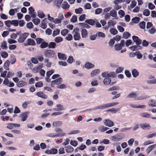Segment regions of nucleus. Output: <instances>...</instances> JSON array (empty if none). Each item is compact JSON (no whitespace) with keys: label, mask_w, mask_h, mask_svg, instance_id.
<instances>
[{"label":"nucleus","mask_w":156,"mask_h":156,"mask_svg":"<svg viewBox=\"0 0 156 156\" xmlns=\"http://www.w3.org/2000/svg\"><path fill=\"white\" fill-rule=\"evenodd\" d=\"M60 32V30L59 29H56V30H54L52 34V36L55 37L56 36L59 34Z\"/></svg>","instance_id":"obj_38"},{"label":"nucleus","mask_w":156,"mask_h":156,"mask_svg":"<svg viewBox=\"0 0 156 156\" xmlns=\"http://www.w3.org/2000/svg\"><path fill=\"white\" fill-rule=\"evenodd\" d=\"M83 11L82 8L80 7L78 9H75V12L76 14H80L82 13Z\"/></svg>","instance_id":"obj_49"},{"label":"nucleus","mask_w":156,"mask_h":156,"mask_svg":"<svg viewBox=\"0 0 156 156\" xmlns=\"http://www.w3.org/2000/svg\"><path fill=\"white\" fill-rule=\"evenodd\" d=\"M150 11L147 9H145L143 12V14L147 16H149L150 14Z\"/></svg>","instance_id":"obj_34"},{"label":"nucleus","mask_w":156,"mask_h":156,"mask_svg":"<svg viewBox=\"0 0 156 156\" xmlns=\"http://www.w3.org/2000/svg\"><path fill=\"white\" fill-rule=\"evenodd\" d=\"M108 107H109L108 104H104L102 105L98 106L97 107V108L98 109H102Z\"/></svg>","instance_id":"obj_45"},{"label":"nucleus","mask_w":156,"mask_h":156,"mask_svg":"<svg viewBox=\"0 0 156 156\" xmlns=\"http://www.w3.org/2000/svg\"><path fill=\"white\" fill-rule=\"evenodd\" d=\"M145 24H146L145 22L144 21H143L142 22H141L140 23H139L140 27L141 29H144L145 28Z\"/></svg>","instance_id":"obj_44"},{"label":"nucleus","mask_w":156,"mask_h":156,"mask_svg":"<svg viewBox=\"0 0 156 156\" xmlns=\"http://www.w3.org/2000/svg\"><path fill=\"white\" fill-rule=\"evenodd\" d=\"M11 24L15 26H17L18 25V20H12L11 21Z\"/></svg>","instance_id":"obj_61"},{"label":"nucleus","mask_w":156,"mask_h":156,"mask_svg":"<svg viewBox=\"0 0 156 156\" xmlns=\"http://www.w3.org/2000/svg\"><path fill=\"white\" fill-rule=\"evenodd\" d=\"M27 84V83L24 81L21 80L19 82L17 83V86L19 87H21L24 86L25 85H26Z\"/></svg>","instance_id":"obj_20"},{"label":"nucleus","mask_w":156,"mask_h":156,"mask_svg":"<svg viewBox=\"0 0 156 156\" xmlns=\"http://www.w3.org/2000/svg\"><path fill=\"white\" fill-rule=\"evenodd\" d=\"M110 32L114 35H116L118 32L117 30L115 29L112 28L110 29Z\"/></svg>","instance_id":"obj_40"},{"label":"nucleus","mask_w":156,"mask_h":156,"mask_svg":"<svg viewBox=\"0 0 156 156\" xmlns=\"http://www.w3.org/2000/svg\"><path fill=\"white\" fill-rule=\"evenodd\" d=\"M55 53L52 50L50 49L45 50L44 52L45 56L48 58H51L54 57Z\"/></svg>","instance_id":"obj_2"},{"label":"nucleus","mask_w":156,"mask_h":156,"mask_svg":"<svg viewBox=\"0 0 156 156\" xmlns=\"http://www.w3.org/2000/svg\"><path fill=\"white\" fill-rule=\"evenodd\" d=\"M62 7L65 9H68L69 7V5L67 2H64L62 4Z\"/></svg>","instance_id":"obj_24"},{"label":"nucleus","mask_w":156,"mask_h":156,"mask_svg":"<svg viewBox=\"0 0 156 156\" xmlns=\"http://www.w3.org/2000/svg\"><path fill=\"white\" fill-rule=\"evenodd\" d=\"M52 30L50 28H47L45 30V32L46 34L48 35H50L52 34Z\"/></svg>","instance_id":"obj_64"},{"label":"nucleus","mask_w":156,"mask_h":156,"mask_svg":"<svg viewBox=\"0 0 156 156\" xmlns=\"http://www.w3.org/2000/svg\"><path fill=\"white\" fill-rule=\"evenodd\" d=\"M43 83L41 81L37 82L35 84V86L36 87H43Z\"/></svg>","instance_id":"obj_43"},{"label":"nucleus","mask_w":156,"mask_h":156,"mask_svg":"<svg viewBox=\"0 0 156 156\" xmlns=\"http://www.w3.org/2000/svg\"><path fill=\"white\" fill-rule=\"evenodd\" d=\"M79 30V29L78 28H74L73 30V33H75L73 35V38L75 41L79 40L81 38L80 34L78 32Z\"/></svg>","instance_id":"obj_3"},{"label":"nucleus","mask_w":156,"mask_h":156,"mask_svg":"<svg viewBox=\"0 0 156 156\" xmlns=\"http://www.w3.org/2000/svg\"><path fill=\"white\" fill-rule=\"evenodd\" d=\"M27 44L30 45H36L34 41L31 38H29L27 40Z\"/></svg>","instance_id":"obj_19"},{"label":"nucleus","mask_w":156,"mask_h":156,"mask_svg":"<svg viewBox=\"0 0 156 156\" xmlns=\"http://www.w3.org/2000/svg\"><path fill=\"white\" fill-rule=\"evenodd\" d=\"M10 62L9 60H7L4 63V68L7 70H9V66Z\"/></svg>","instance_id":"obj_25"},{"label":"nucleus","mask_w":156,"mask_h":156,"mask_svg":"<svg viewBox=\"0 0 156 156\" xmlns=\"http://www.w3.org/2000/svg\"><path fill=\"white\" fill-rule=\"evenodd\" d=\"M65 148L66 151L68 153L71 152L73 150V147L70 145H68L66 147H65Z\"/></svg>","instance_id":"obj_16"},{"label":"nucleus","mask_w":156,"mask_h":156,"mask_svg":"<svg viewBox=\"0 0 156 156\" xmlns=\"http://www.w3.org/2000/svg\"><path fill=\"white\" fill-rule=\"evenodd\" d=\"M1 47L3 49H6L8 48L7 46V43L6 41H4L2 42V44L1 45Z\"/></svg>","instance_id":"obj_36"},{"label":"nucleus","mask_w":156,"mask_h":156,"mask_svg":"<svg viewBox=\"0 0 156 156\" xmlns=\"http://www.w3.org/2000/svg\"><path fill=\"white\" fill-rule=\"evenodd\" d=\"M79 24L83 27L86 28H89L90 27V26L89 25L84 23H80Z\"/></svg>","instance_id":"obj_57"},{"label":"nucleus","mask_w":156,"mask_h":156,"mask_svg":"<svg viewBox=\"0 0 156 156\" xmlns=\"http://www.w3.org/2000/svg\"><path fill=\"white\" fill-rule=\"evenodd\" d=\"M77 20V17L76 15H73L72 16L71 19L70 20L71 22L75 23Z\"/></svg>","instance_id":"obj_55"},{"label":"nucleus","mask_w":156,"mask_h":156,"mask_svg":"<svg viewBox=\"0 0 156 156\" xmlns=\"http://www.w3.org/2000/svg\"><path fill=\"white\" fill-rule=\"evenodd\" d=\"M56 46V44L54 42H51L48 44V47L49 48H54Z\"/></svg>","instance_id":"obj_32"},{"label":"nucleus","mask_w":156,"mask_h":156,"mask_svg":"<svg viewBox=\"0 0 156 156\" xmlns=\"http://www.w3.org/2000/svg\"><path fill=\"white\" fill-rule=\"evenodd\" d=\"M140 19L139 17H136L133 18L132 20V21L134 23H138L140 21Z\"/></svg>","instance_id":"obj_47"},{"label":"nucleus","mask_w":156,"mask_h":156,"mask_svg":"<svg viewBox=\"0 0 156 156\" xmlns=\"http://www.w3.org/2000/svg\"><path fill=\"white\" fill-rule=\"evenodd\" d=\"M132 38L133 41L136 45H139L141 44V40L137 36H132Z\"/></svg>","instance_id":"obj_7"},{"label":"nucleus","mask_w":156,"mask_h":156,"mask_svg":"<svg viewBox=\"0 0 156 156\" xmlns=\"http://www.w3.org/2000/svg\"><path fill=\"white\" fill-rule=\"evenodd\" d=\"M29 14L31 15V17L35 18L36 16L35 10L32 6L30 7L28 9Z\"/></svg>","instance_id":"obj_6"},{"label":"nucleus","mask_w":156,"mask_h":156,"mask_svg":"<svg viewBox=\"0 0 156 156\" xmlns=\"http://www.w3.org/2000/svg\"><path fill=\"white\" fill-rule=\"evenodd\" d=\"M57 108H55L53 109V110L55 111H59L64 110L65 109L63 106L61 105V104H57L56 105Z\"/></svg>","instance_id":"obj_14"},{"label":"nucleus","mask_w":156,"mask_h":156,"mask_svg":"<svg viewBox=\"0 0 156 156\" xmlns=\"http://www.w3.org/2000/svg\"><path fill=\"white\" fill-rule=\"evenodd\" d=\"M48 46V43L43 41L40 45V47L41 48H47Z\"/></svg>","instance_id":"obj_28"},{"label":"nucleus","mask_w":156,"mask_h":156,"mask_svg":"<svg viewBox=\"0 0 156 156\" xmlns=\"http://www.w3.org/2000/svg\"><path fill=\"white\" fill-rule=\"evenodd\" d=\"M118 14L119 15H121L120 17V18L123 17L125 15V12L122 10H119L118 12Z\"/></svg>","instance_id":"obj_51"},{"label":"nucleus","mask_w":156,"mask_h":156,"mask_svg":"<svg viewBox=\"0 0 156 156\" xmlns=\"http://www.w3.org/2000/svg\"><path fill=\"white\" fill-rule=\"evenodd\" d=\"M116 136L118 141L122 140L124 137V134L122 133L118 134L116 135Z\"/></svg>","instance_id":"obj_37"},{"label":"nucleus","mask_w":156,"mask_h":156,"mask_svg":"<svg viewBox=\"0 0 156 156\" xmlns=\"http://www.w3.org/2000/svg\"><path fill=\"white\" fill-rule=\"evenodd\" d=\"M120 89V87L118 86H114L111 87L108 89V91H111L114 90H119Z\"/></svg>","instance_id":"obj_41"},{"label":"nucleus","mask_w":156,"mask_h":156,"mask_svg":"<svg viewBox=\"0 0 156 156\" xmlns=\"http://www.w3.org/2000/svg\"><path fill=\"white\" fill-rule=\"evenodd\" d=\"M63 40V38L61 37H57L55 38V41L57 43H60Z\"/></svg>","instance_id":"obj_31"},{"label":"nucleus","mask_w":156,"mask_h":156,"mask_svg":"<svg viewBox=\"0 0 156 156\" xmlns=\"http://www.w3.org/2000/svg\"><path fill=\"white\" fill-rule=\"evenodd\" d=\"M103 122L105 125L108 127H112L114 125L113 122L109 119H105Z\"/></svg>","instance_id":"obj_8"},{"label":"nucleus","mask_w":156,"mask_h":156,"mask_svg":"<svg viewBox=\"0 0 156 156\" xmlns=\"http://www.w3.org/2000/svg\"><path fill=\"white\" fill-rule=\"evenodd\" d=\"M138 94L136 92H132L127 96L128 98H133L135 100H142L145 99L147 98V96L144 97L142 96L137 97Z\"/></svg>","instance_id":"obj_1"},{"label":"nucleus","mask_w":156,"mask_h":156,"mask_svg":"<svg viewBox=\"0 0 156 156\" xmlns=\"http://www.w3.org/2000/svg\"><path fill=\"white\" fill-rule=\"evenodd\" d=\"M123 70V68L122 67H119L116 70V72L117 73H121Z\"/></svg>","instance_id":"obj_62"},{"label":"nucleus","mask_w":156,"mask_h":156,"mask_svg":"<svg viewBox=\"0 0 156 156\" xmlns=\"http://www.w3.org/2000/svg\"><path fill=\"white\" fill-rule=\"evenodd\" d=\"M114 47L115 50L116 51L119 50L122 48V47L120 45V44H115V45Z\"/></svg>","instance_id":"obj_53"},{"label":"nucleus","mask_w":156,"mask_h":156,"mask_svg":"<svg viewBox=\"0 0 156 156\" xmlns=\"http://www.w3.org/2000/svg\"><path fill=\"white\" fill-rule=\"evenodd\" d=\"M63 0H55V3L56 6L58 8L60 7L61 4L63 2Z\"/></svg>","instance_id":"obj_27"},{"label":"nucleus","mask_w":156,"mask_h":156,"mask_svg":"<svg viewBox=\"0 0 156 156\" xmlns=\"http://www.w3.org/2000/svg\"><path fill=\"white\" fill-rule=\"evenodd\" d=\"M155 146V145L154 144L151 145L147 149V151L148 153L150 152L152 150L154 149Z\"/></svg>","instance_id":"obj_42"},{"label":"nucleus","mask_w":156,"mask_h":156,"mask_svg":"<svg viewBox=\"0 0 156 156\" xmlns=\"http://www.w3.org/2000/svg\"><path fill=\"white\" fill-rule=\"evenodd\" d=\"M66 39L68 41H71L73 39V36L71 34H68L66 37Z\"/></svg>","instance_id":"obj_59"},{"label":"nucleus","mask_w":156,"mask_h":156,"mask_svg":"<svg viewBox=\"0 0 156 156\" xmlns=\"http://www.w3.org/2000/svg\"><path fill=\"white\" fill-rule=\"evenodd\" d=\"M132 74L133 77H136L139 75V73L136 69H134L132 71Z\"/></svg>","instance_id":"obj_23"},{"label":"nucleus","mask_w":156,"mask_h":156,"mask_svg":"<svg viewBox=\"0 0 156 156\" xmlns=\"http://www.w3.org/2000/svg\"><path fill=\"white\" fill-rule=\"evenodd\" d=\"M141 116L145 118H149L150 117V115L149 114L146 113H142L141 114Z\"/></svg>","instance_id":"obj_54"},{"label":"nucleus","mask_w":156,"mask_h":156,"mask_svg":"<svg viewBox=\"0 0 156 156\" xmlns=\"http://www.w3.org/2000/svg\"><path fill=\"white\" fill-rule=\"evenodd\" d=\"M62 82V78L60 77L54 80L51 82V83L52 84L59 85Z\"/></svg>","instance_id":"obj_9"},{"label":"nucleus","mask_w":156,"mask_h":156,"mask_svg":"<svg viewBox=\"0 0 156 156\" xmlns=\"http://www.w3.org/2000/svg\"><path fill=\"white\" fill-rule=\"evenodd\" d=\"M81 36L83 38H86L88 36V32L86 29H83L81 30Z\"/></svg>","instance_id":"obj_13"},{"label":"nucleus","mask_w":156,"mask_h":156,"mask_svg":"<svg viewBox=\"0 0 156 156\" xmlns=\"http://www.w3.org/2000/svg\"><path fill=\"white\" fill-rule=\"evenodd\" d=\"M1 55L2 57L3 58H6L8 56V53L5 51H3L1 53Z\"/></svg>","instance_id":"obj_48"},{"label":"nucleus","mask_w":156,"mask_h":156,"mask_svg":"<svg viewBox=\"0 0 156 156\" xmlns=\"http://www.w3.org/2000/svg\"><path fill=\"white\" fill-rule=\"evenodd\" d=\"M36 95L38 97L44 99H46L48 98L47 95L44 94L43 92L41 91L37 92Z\"/></svg>","instance_id":"obj_10"},{"label":"nucleus","mask_w":156,"mask_h":156,"mask_svg":"<svg viewBox=\"0 0 156 156\" xmlns=\"http://www.w3.org/2000/svg\"><path fill=\"white\" fill-rule=\"evenodd\" d=\"M74 60L73 57L72 56H69L67 60V62L69 63H72Z\"/></svg>","instance_id":"obj_63"},{"label":"nucleus","mask_w":156,"mask_h":156,"mask_svg":"<svg viewBox=\"0 0 156 156\" xmlns=\"http://www.w3.org/2000/svg\"><path fill=\"white\" fill-rule=\"evenodd\" d=\"M110 16L113 17H115L117 16V12L115 10H112L110 11L109 12Z\"/></svg>","instance_id":"obj_26"},{"label":"nucleus","mask_w":156,"mask_h":156,"mask_svg":"<svg viewBox=\"0 0 156 156\" xmlns=\"http://www.w3.org/2000/svg\"><path fill=\"white\" fill-rule=\"evenodd\" d=\"M129 48L132 51H135L141 49L142 47L139 45H136L131 46Z\"/></svg>","instance_id":"obj_11"},{"label":"nucleus","mask_w":156,"mask_h":156,"mask_svg":"<svg viewBox=\"0 0 156 156\" xmlns=\"http://www.w3.org/2000/svg\"><path fill=\"white\" fill-rule=\"evenodd\" d=\"M85 22L92 26L94 25L95 23V21L91 19L86 20Z\"/></svg>","instance_id":"obj_18"},{"label":"nucleus","mask_w":156,"mask_h":156,"mask_svg":"<svg viewBox=\"0 0 156 156\" xmlns=\"http://www.w3.org/2000/svg\"><path fill=\"white\" fill-rule=\"evenodd\" d=\"M62 122L61 121H58L53 122L54 126H59L62 125Z\"/></svg>","instance_id":"obj_46"},{"label":"nucleus","mask_w":156,"mask_h":156,"mask_svg":"<svg viewBox=\"0 0 156 156\" xmlns=\"http://www.w3.org/2000/svg\"><path fill=\"white\" fill-rule=\"evenodd\" d=\"M69 30L68 29H64L62 30L61 32V33L62 35L65 36L68 33Z\"/></svg>","instance_id":"obj_39"},{"label":"nucleus","mask_w":156,"mask_h":156,"mask_svg":"<svg viewBox=\"0 0 156 156\" xmlns=\"http://www.w3.org/2000/svg\"><path fill=\"white\" fill-rule=\"evenodd\" d=\"M108 129L107 127H105L104 126H100L98 128V130L101 132H103Z\"/></svg>","instance_id":"obj_29"},{"label":"nucleus","mask_w":156,"mask_h":156,"mask_svg":"<svg viewBox=\"0 0 156 156\" xmlns=\"http://www.w3.org/2000/svg\"><path fill=\"white\" fill-rule=\"evenodd\" d=\"M86 15L85 14L81 15L79 17V19L80 21H83L85 19Z\"/></svg>","instance_id":"obj_60"},{"label":"nucleus","mask_w":156,"mask_h":156,"mask_svg":"<svg viewBox=\"0 0 156 156\" xmlns=\"http://www.w3.org/2000/svg\"><path fill=\"white\" fill-rule=\"evenodd\" d=\"M51 154H55L57 153L58 150L57 149L54 148H52L50 149Z\"/></svg>","instance_id":"obj_58"},{"label":"nucleus","mask_w":156,"mask_h":156,"mask_svg":"<svg viewBox=\"0 0 156 156\" xmlns=\"http://www.w3.org/2000/svg\"><path fill=\"white\" fill-rule=\"evenodd\" d=\"M37 16L41 18H43L45 16V15L43 13V12H38Z\"/></svg>","instance_id":"obj_56"},{"label":"nucleus","mask_w":156,"mask_h":156,"mask_svg":"<svg viewBox=\"0 0 156 156\" xmlns=\"http://www.w3.org/2000/svg\"><path fill=\"white\" fill-rule=\"evenodd\" d=\"M29 114V112H26L21 114L19 117L21 118V121L22 122L25 121L27 119L28 117L27 115Z\"/></svg>","instance_id":"obj_5"},{"label":"nucleus","mask_w":156,"mask_h":156,"mask_svg":"<svg viewBox=\"0 0 156 156\" xmlns=\"http://www.w3.org/2000/svg\"><path fill=\"white\" fill-rule=\"evenodd\" d=\"M131 35L130 33H129L128 32H126L123 33V38L125 39H128L129 37Z\"/></svg>","instance_id":"obj_30"},{"label":"nucleus","mask_w":156,"mask_h":156,"mask_svg":"<svg viewBox=\"0 0 156 156\" xmlns=\"http://www.w3.org/2000/svg\"><path fill=\"white\" fill-rule=\"evenodd\" d=\"M36 41L37 44H38L41 43L44 41V40L41 38H37L36 39Z\"/></svg>","instance_id":"obj_50"},{"label":"nucleus","mask_w":156,"mask_h":156,"mask_svg":"<svg viewBox=\"0 0 156 156\" xmlns=\"http://www.w3.org/2000/svg\"><path fill=\"white\" fill-rule=\"evenodd\" d=\"M111 82V79L109 77L105 78L103 80L104 84L106 85H109Z\"/></svg>","instance_id":"obj_15"},{"label":"nucleus","mask_w":156,"mask_h":156,"mask_svg":"<svg viewBox=\"0 0 156 156\" xmlns=\"http://www.w3.org/2000/svg\"><path fill=\"white\" fill-rule=\"evenodd\" d=\"M149 105L152 107H156V100H150L149 102Z\"/></svg>","instance_id":"obj_17"},{"label":"nucleus","mask_w":156,"mask_h":156,"mask_svg":"<svg viewBox=\"0 0 156 156\" xmlns=\"http://www.w3.org/2000/svg\"><path fill=\"white\" fill-rule=\"evenodd\" d=\"M29 35V33H25L20 35V37L18 40V41L19 43L23 42L26 39Z\"/></svg>","instance_id":"obj_4"},{"label":"nucleus","mask_w":156,"mask_h":156,"mask_svg":"<svg viewBox=\"0 0 156 156\" xmlns=\"http://www.w3.org/2000/svg\"><path fill=\"white\" fill-rule=\"evenodd\" d=\"M58 58L62 60H66L67 59L66 55L64 54L58 53Z\"/></svg>","instance_id":"obj_12"},{"label":"nucleus","mask_w":156,"mask_h":156,"mask_svg":"<svg viewBox=\"0 0 156 156\" xmlns=\"http://www.w3.org/2000/svg\"><path fill=\"white\" fill-rule=\"evenodd\" d=\"M85 67L87 69H90L93 68L94 65L89 62L86 63L85 66Z\"/></svg>","instance_id":"obj_22"},{"label":"nucleus","mask_w":156,"mask_h":156,"mask_svg":"<svg viewBox=\"0 0 156 156\" xmlns=\"http://www.w3.org/2000/svg\"><path fill=\"white\" fill-rule=\"evenodd\" d=\"M32 21L35 25H38L40 23V20L38 18H37V19H34Z\"/></svg>","instance_id":"obj_52"},{"label":"nucleus","mask_w":156,"mask_h":156,"mask_svg":"<svg viewBox=\"0 0 156 156\" xmlns=\"http://www.w3.org/2000/svg\"><path fill=\"white\" fill-rule=\"evenodd\" d=\"M100 70L99 69H95L91 72V76L92 77L100 73Z\"/></svg>","instance_id":"obj_21"},{"label":"nucleus","mask_w":156,"mask_h":156,"mask_svg":"<svg viewBox=\"0 0 156 156\" xmlns=\"http://www.w3.org/2000/svg\"><path fill=\"white\" fill-rule=\"evenodd\" d=\"M140 127L144 129H146L147 128V129H149V127H150V126L149 124L146 125L145 124H141L140 125Z\"/></svg>","instance_id":"obj_35"},{"label":"nucleus","mask_w":156,"mask_h":156,"mask_svg":"<svg viewBox=\"0 0 156 156\" xmlns=\"http://www.w3.org/2000/svg\"><path fill=\"white\" fill-rule=\"evenodd\" d=\"M47 20V18H44V19L43 20L41 23V27L43 29H46L47 27L46 24L44 22V20Z\"/></svg>","instance_id":"obj_33"}]
</instances>
